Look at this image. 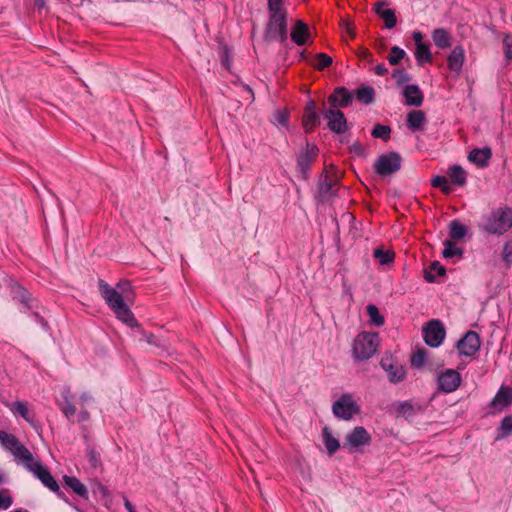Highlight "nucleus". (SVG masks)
Returning a JSON list of instances; mask_svg holds the SVG:
<instances>
[{"label": "nucleus", "instance_id": "5", "mask_svg": "<svg viewBox=\"0 0 512 512\" xmlns=\"http://www.w3.org/2000/svg\"><path fill=\"white\" fill-rule=\"evenodd\" d=\"M401 164L400 153L391 151L378 156L374 163V170L379 176L386 177L399 171Z\"/></svg>", "mask_w": 512, "mask_h": 512}, {"label": "nucleus", "instance_id": "52", "mask_svg": "<svg viewBox=\"0 0 512 512\" xmlns=\"http://www.w3.org/2000/svg\"><path fill=\"white\" fill-rule=\"evenodd\" d=\"M505 58L510 61L512 60V35L505 34L502 40Z\"/></svg>", "mask_w": 512, "mask_h": 512}, {"label": "nucleus", "instance_id": "40", "mask_svg": "<svg viewBox=\"0 0 512 512\" xmlns=\"http://www.w3.org/2000/svg\"><path fill=\"white\" fill-rule=\"evenodd\" d=\"M373 256L381 265H388L393 262L395 254L390 250L376 248L373 252Z\"/></svg>", "mask_w": 512, "mask_h": 512}, {"label": "nucleus", "instance_id": "50", "mask_svg": "<svg viewBox=\"0 0 512 512\" xmlns=\"http://www.w3.org/2000/svg\"><path fill=\"white\" fill-rule=\"evenodd\" d=\"M230 49L227 45H222L220 49V61L221 65L226 69L230 70L231 68V57H230Z\"/></svg>", "mask_w": 512, "mask_h": 512}, {"label": "nucleus", "instance_id": "7", "mask_svg": "<svg viewBox=\"0 0 512 512\" xmlns=\"http://www.w3.org/2000/svg\"><path fill=\"white\" fill-rule=\"evenodd\" d=\"M446 336L444 324L438 319L428 321L423 327V338L425 343L432 347H439Z\"/></svg>", "mask_w": 512, "mask_h": 512}, {"label": "nucleus", "instance_id": "63", "mask_svg": "<svg viewBox=\"0 0 512 512\" xmlns=\"http://www.w3.org/2000/svg\"><path fill=\"white\" fill-rule=\"evenodd\" d=\"M359 56L362 59L368 60L370 62L373 60V56H372L371 52L368 49H366V48H362L361 53L359 54Z\"/></svg>", "mask_w": 512, "mask_h": 512}, {"label": "nucleus", "instance_id": "19", "mask_svg": "<svg viewBox=\"0 0 512 512\" xmlns=\"http://www.w3.org/2000/svg\"><path fill=\"white\" fill-rule=\"evenodd\" d=\"M491 158L492 150L488 146L483 148H474L468 154V160L478 168L487 167Z\"/></svg>", "mask_w": 512, "mask_h": 512}, {"label": "nucleus", "instance_id": "31", "mask_svg": "<svg viewBox=\"0 0 512 512\" xmlns=\"http://www.w3.org/2000/svg\"><path fill=\"white\" fill-rule=\"evenodd\" d=\"M451 183L456 186H464L467 182V173L460 165H453L448 170Z\"/></svg>", "mask_w": 512, "mask_h": 512}, {"label": "nucleus", "instance_id": "16", "mask_svg": "<svg viewBox=\"0 0 512 512\" xmlns=\"http://www.w3.org/2000/svg\"><path fill=\"white\" fill-rule=\"evenodd\" d=\"M512 405V387L502 385L494 398L490 401L489 407L495 409V412H501Z\"/></svg>", "mask_w": 512, "mask_h": 512}, {"label": "nucleus", "instance_id": "45", "mask_svg": "<svg viewBox=\"0 0 512 512\" xmlns=\"http://www.w3.org/2000/svg\"><path fill=\"white\" fill-rule=\"evenodd\" d=\"M86 456L92 468L97 469L102 466L101 455L94 446L88 445Z\"/></svg>", "mask_w": 512, "mask_h": 512}, {"label": "nucleus", "instance_id": "37", "mask_svg": "<svg viewBox=\"0 0 512 512\" xmlns=\"http://www.w3.org/2000/svg\"><path fill=\"white\" fill-rule=\"evenodd\" d=\"M69 393H70V391L67 390L63 394L64 404L60 406V409H61L62 413L65 415V417L73 424L74 423L73 417L76 414L77 409H76L75 405L70 401Z\"/></svg>", "mask_w": 512, "mask_h": 512}, {"label": "nucleus", "instance_id": "61", "mask_svg": "<svg viewBox=\"0 0 512 512\" xmlns=\"http://www.w3.org/2000/svg\"><path fill=\"white\" fill-rule=\"evenodd\" d=\"M97 491L102 495L104 498H108L110 496V492L106 486H104L101 483L97 484Z\"/></svg>", "mask_w": 512, "mask_h": 512}, {"label": "nucleus", "instance_id": "11", "mask_svg": "<svg viewBox=\"0 0 512 512\" xmlns=\"http://www.w3.org/2000/svg\"><path fill=\"white\" fill-rule=\"evenodd\" d=\"M322 115L328 120V128L335 134L341 135L348 130L347 119L340 109H324Z\"/></svg>", "mask_w": 512, "mask_h": 512}, {"label": "nucleus", "instance_id": "27", "mask_svg": "<svg viewBox=\"0 0 512 512\" xmlns=\"http://www.w3.org/2000/svg\"><path fill=\"white\" fill-rule=\"evenodd\" d=\"M114 314L116 315L117 319L122 321L124 324L131 328H139L140 325L135 318L133 312L128 307V305L125 303L123 306H121L119 309H115Z\"/></svg>", "mask_w": 512, "mask_h": 512}, {"label": "nucleus", "instance_id": "59", "mask_svg": "<svg viewBox=\"0 0 512 512\" xmlns=\"http://www.w3.org/2000/svg\"><path fill=\"white\" fill-rule=\"evenodd\" d=\"M351 151H353L358 156H363L364 155V148H363V146L359 142L354 143L352 145Z\"/></svg>", "mask_w": 512, "mask_h": 512}, {"label": "nucleus", "instance_id": "62", "mask_svg": "<svg viewBox=\"0 0 512 512\" xmlns=\"http://www.w3.org/2000/svg\"><path fill=\"white\" fill-rule=\"evenodd\" d=\"M412 37H413L416 47L418 46V44H425L423 42V34L420 31L413 32Z\"/></svg>", "mask_w": 512, "mask_h": 512}, {"label": "nucleus", "instance_id": "12", "mask_svg": "<svg viewBox=\"0 0 512 512\" xmlns=\"http://www.w3.org/2000/svg\"><path fill=\"white\" fill-rule=\"evenodd\" d=\"M320 114L322 111L317 110L316 102L312 99L308 100L302 115V126L305 133H312L320 125Z\"/></svg>", "mask_w": 512, "mask_h": 512}, {"label": "nucleus", "instance_id": "2", "mask_svg": "<svg viewBox=\"0 0 512 512\" xmlns=\"http://www.w3.org/2000/svg\"><path fill=\"white\" fill-rule=\"evenodd\" d=\"M512 228V208L505 205L494 208L483 218L480 229L489 235L501 236Z\"/></svg>", "mask_w": 512, "mask_h": 512}, {"label": "nucleus", "instance_id": "36", "mask_svg": "<svg viewBox=\"0 0 512 512\" xmlns=\"http://www.w3.org/2000/svg\"><path fill=\"white\" fill-rule=\"evenodd\" d=\"M444 249L442 251V256L446 259L459 257L461 258L464 254V251L462 248L457 247L452 240L446 239L444 241Z\"/></svg>", "mask_w": 512, "mask_h": 512}, {"label": "nucleus", "instance_id": "4", "mask_svg": "<svg viewBox=\"0 0 512 512\" xmlns=\"http://www.w3.org/2000/svg\"><path fill=\"white\" fill-rule=\"evenodd\" d=\"M319 148L312 143L306 142L305 148L297 155L296 172L297 177L303 181L310 178L312 164L316 161Z\"/></svg>", "mask_w": 512, "mask_h": 512}, {"label": "nucleus", "instance_id": "54", "mask_svg": "<svg viewBox=\"0 0 512 512\" xmlns=\"http://www.w3.org/2000/svg\"><path fill=\"white\" fill-rule=\"evenodd\" d=\"M139 333H140L139 341H146L148 344L156 346V347L160 346L159 340L157 339V337L154 334L147 333L144 330H140Z\"/></svg>", "mask_w": 512, "mask_h": 512}, {"label": "nucleus", "instance_id": "6", "mask_svg": "<svg viewBox=\"0 0 512 512\" xmlns=\"http://www.w3.org/2000/svg\"><path fill=\"white\" fill-rule=\"evenodd\" d=\"M332 412L335 417L348 421L360 412V406L350 394L345 393L333 403Z\"/></svg>", "mask_w": 512, "mask_h": 512}, {"label": "nucleus", "instance_id": "14", "mask_svg": "<svg viewBox=\"0 0 512 512\" xmlns=\"http://www.w3.org/2000/svg\"><path fill=\"white\" fill-rule=\"evenodd\" d=\"M353 99L354 93L349 91L346 87H336L328 96L329 109L346 108L352 104Z\"/></svg>", "mask_w": 512, "mask_h": 512}, {"label": "nucleus", "instance_id": "33", "mask_svg": "<svg viewBox=\"0 0 512 512\" xmlns=\"http://www.w3.org/2000/svg\"><path fill=\"white\" fill-rule=\"evenodd\" d=\"M15 458L23 461L25 468L32 472L35 468L34 465H39L40 461H35L33 454L28 450V448L24 445L18 453L15 455Z\"/></svg>", "mask_w": 512, "mask_h": 512}, {"label": "nucleus", "instance_id": "20", "mask_svg": "<svg viewBox=\"0 0 512 512\" xmlns=\"http://www.w3.org/2000/svg\"><path fill=\"white\" fill-rule=\"evenodd\" d=\"M290 37L293 43L298 46H303L307 43L310 37L309 26L302 20H297L293 29L291 30Z\"/></svg>", "mask_w": 512, "mask_h": 512}, {"label": "nucleus", "instance_id": "58", "mask_svg": "<svg viewBox=\"0 0 512 512\" xmlns=\"http://www.w3.org/2000/svg\"><path fill=\"white\" fill-rule=\"evenodd\" d=\"M32 316L34 317L35 321L41 324V326L47 330L48 329V322L39 314V313H33Z\"/></svg>", "mask_w": 512, "mask_h": 512}, {"label": "nucleus", "instance_id": "9", "mask_svg": "<svg viewBox=\"0 0 512 512\" xmlns=\"http://www.w3.org/2000/svg\"><path fill=\"white\" fill-rule=\"evenodd\" d=\"M462 382V376L455 369H445L437 375L438 389L444 393H452L456 391Z\"/></svg>", "mask_w": 512, "mask_h": 512}, {"label": "nucleus", "instance_id": "48", "mask_svg": "<svg viewBox=\"0 0 512 512\" xmlns=\"http://www.w3.org/2000/svg\"><path fill=\"white\" fill-rule=\"evenodd\" d=\"M502 260L507 269L512 266V238L505 241L503 244Z\"/></svg>", "mask_w": 512, "mask_h": 512}, {"label": "nucleus", "instance_id": "43", "mask_svg": "<svg viewBox=\"0 0 512 512\" xmlns=\"http://www.w3.org/2000/svg\"><path fill=\"white\" fill-rule=\"evenodd\" d=\"M431 185L435 188H439L446 195L452 192V187L449 185L448 179L445 176L437 175L433 177Z\"/></svg>", "mask_w": 512, "mask_h": 512}, {"label": "nucleus", "instance_id": "34", "mask_svg": "<svg viewBox=\"0 0 512 512\" xmlns=\"http://www.w3.org/2000/svg\"><path fill=\"white\" fill-rule=\"evenodd\" d=\"M467 227L455 219L449 223V237L451 240H461L467 235Z\"/></svg>", "mask_w": 512, "mask_h": 512}, {"label": "nucleus", "instance_id": "55", "mask_svg": "<svg viewBox=\"0 0 512 512\" xmlns=\"http://www.w3.org/2000/svg\"><path fill=\"white\" fill-rule=\"evenodd\" d=\"M17 296L21 303H23L27 308H30L29 302L32 300L31 294L23 287L18 286Z\"/></svg>", "mask_w": 512, "mask_h": 512}, {"label": "nucleus", "instance_id": "47", "mask_svg": "<svg viewBox=\"0 0 512 512\" xmlns=\"http://www.w3.org/2000/svg\"><path fill=\"white\" fill-rule=\"evenodd\" d=\"M407 57L405 50L399 46H393L391 48V55L388 56V62L390 65L396 66L400 61Z\"/></svg>", "mask_w": 512, "mask_h": 512}, {"label": "nucleus", "instance_id": "60", "mask_svg": "<svg viewBox=\"0 0 512 512\" xmlns=\"http://www.w3.org/2000/svg\"><path fill=\"white\" fill-rule=\"evenodd\" d=\"M89 418H90V413L86 409L81 410L78 414V422H80V423L88 421Z\"/></svg>", "mask_w": 512, "mask_h": 512}, {"label": "nucleus", "instance_id": "13", "mask_svg": "<svg viewBox=\"0 0 512 512\" xmlns=\"http://www.w3.org/2000/svg\"><path fill=\"white\" fill-rule=\"evenodd\" d=\"M98 287L102 298L108 307L114 312L125 304L123 296L116 289L112 288L104 280L99 279Z\"/></svg>", "mask_w": 512, "mask_h": 512}, {"label": "nucleus", "instance_id": "28", "mask_svg": "<svg viewBox=\"0 0 512 512\" xmlns=\"http://www.w3.org/2000/svg\"><path fill=\"white\" fill-rule=\"evenodd\" d=\"M322 438L328 455L332 456L335 454L336 451L340 448V442L332 435L329 427L325 426L322 429Z\"/></svg>", "mask_w": 512, "mask_h": 512}, {"label": "nucleus", "instance_id": "44", "mask_svg": "<svg viewBox=\"0 0 512 512\" xmlns=\"http://www.w3.org/2000/svg\"><path fill=\"white\" fill-rule=\"evenodd\" d=\"M11 410L15 413L20 415L25 421L32 422L33 417L31 416L27 404L22 401H16L13 403V408Z\"/></svg>", "mask_w": 512, "mask_h": 512}, {"label": "nucleus", "instance_id": "24", "mask_svg": "<svg viewBox=\"0 0 512 512\" xmlns=\"http://www.w3.org/2000/svg\"><path fill=\"white\" fill-rule=\"evenodd\" d=\"M62 479L64 487L71 489L80 498L88 499V489L77 477L64 475Z\"/></svg>", "mask_w": 512, "mask_h": 512}, {"label": "nucleus", "instance_id": "10", "mask_svg": "<svg viewBox=\"0 0 512 512\" xmlns=\"http://www.w3.org/2000/svg\"><path fill=\"white\" fill-rule=\"evenodd\" d=\"M380 366L387 373L388 380L393 384L402 382L406 378V368L399 364L392 355L382 357Z\"/></svg>", "mask_w": 512, "mask_h": 512}, {"label": "nucleus", "instance_id": "35", "mask_svg": "<svg viewBox=\"0 0 512 512\" xmlns=\"http://www.w3.org/2000/svg\"><path fill=\"white\" fill-rule=\"evenodd\" d=\"M432 271H436L437 275L444 276L446 274V269L443 265L440 264L439 261H433L429 269L424 270V279L428 283H434L436 282V277L434 274H432Z\"/></svg>", "mask_w": 512, "mask_h": 512}, {"label": "nucleus", "instance_id": "30", "mask_svg": "<svg viewBox=\"0 0 512 512\" xmlns=\"http://www.w3.org/2000/svg\"><path fill=\"white\" fill-rule=\"evenodd\" d=\"M432 39L435 45L440 49H446L451 46V35L443 28L435 29L432 32Z\"/></svg>", "mask_w": 512, "mask_h": 512}, {"label": "nucleus", "instance_id": "56", "mask_svg": "<svg viewBox=\"0 0 512 512\" xmlns=\"http://www.w3.org/2000/svg\"><path fill=\"white\" fill-rule=\"evenodd\" d=\"M50 491H52L53 493H55V494H56V496H57L59 499H61V500L65 501L66 503H70V501H69L68 497H67V496H66V494H65V493L60 489V487H59V485H58V484H57V487H52V488L50 489Z\"/></svg>", "mask_w": 512, "mask_h": 512}, {"label": "nucleus", "instance_id": "51", "mask_svg": "<svg viewBox=\"0 0 512 512\" xmlns=\"http://www.w3.org/2000/svg\"><path fill=\"white\" fill-rule=\"evenodd\" d=\"M499 431L501 432V436L505 437L512 433V416H505L500 423Z\"/></svg>", "mask_w": 512, "mask_h": 512}, {"label": "nucleus", "instance_id": "1", "mask_svg": "<svg viewBox=\"0 0 512 512\" xmlns=\"http://www.w3.org/2000/svg\"><path fill=\"white\" fill-rule=\"evenodd\" d=\"M269 17L264 29V40L267 42L278 41L282 45L287 44L288 24L287 9L285 7L267 8Z\"/></svg>", "mask_w": 512, "mask_h": 512}, {"label": "nucleus", "instance_id": "26", "mask_svg": "<svg viewBox=\"0 0 512 512\" xmlns=\"http://www.w3.org/2000/svg\"><path fill=\"white\" fill-rule=\"evenodd\" d=\"M0 443L6 450L10 451L14 456L24 446V444H22L15 435L7 433L5 431H0Z\"/></svg>", "mask_w": 512, "mask_h": 512}, {"label": "nucleus", "instance_id": "39", "mask_svg": "<svg viewBox=\"0 0 512 512\" xmlns=\"http://www.w3.org/2000/svg\"><path fill=\"white\" fill-rule=\"evenodd\" d=\"M366 311L369 316V320L371 324L376 327H381L385 323L384 316H382L379 312V309L374 304H369L366 306Z\"/></svg>", "mask_w": 512, "mask_h": 512}, {"label": "nucleus", "instance_id": "32", "mask_svg": "<svg viewBox=\"0 0 512 512\" xmlns=\"http://www.w3.org/2000/svg\"><path fill=\"white\" fill-rule=\"evenodd\" d=\"M415 58L419 66H423L425 63H431L433 58L429 45L418 44V46L415 47Z\"/></svg>", "mask_w": 512, "mask_h": 512}, {"label": "nucleus", "instance_id": "15", "mask_svg": "<svg viewBox=\"0 0 512 512\" xmlns=\"http://www.w3.org/2000/svg\"><path fill=\"white\" fill-rule=\"evenodd\" d=\"M371 435L363 426L355 427L345 437V445L358 449L361 446L370 445Z\"/></svg>", "mask_w": 512, "mask_h": 512}, {"label": "nucleus", "instance_id": "42", "mask_svg": "<svg viewBox=\"0 0 512 512\" xmlns=\"http://www.w3.org/2000/svg\"><path fill=\"white\" fill-rule=\"evenodd\" d=\"M371 135L374 138H379L384 142H387L391 136V128L388 125L377 123L374 125Z\"/></svg>", "mask_w": 512, "mask_h": 512}, {"label": "nucleus", "instance_id": "17", "mask_svg": "<svg viewBox=\"0 0 512 512\" xmlns=\"http://www.w3.org/2000/svg\"><path fill=\"white\" fill-rule=\"evenodd\" d=\"M389 5L388 0H379L374 4L373 10L374 12L384 20L385 26L388 29H392L397 24V19L395 15V11L390 8L384 9V7Z\"/></svg>", "mask_w": 512, "mask_h": 512}, {"label": "nucleus", "instance_id": "25", "mask_svg": "<svg viewBox=\"0 0 512 512\" xmlns=\"http://www.w3.org/2000/svg\"><path fill=\"white\" fill-rule=\"evenodd\" d=\"M34 468L35 469L32 471L33 475L39 479L45 487L49 490L52 487H57V481L46 466L40 463L39 465H34Z\"/></svg>", "mask_w": 512, "mask_h": 512}, {"label": "nucleus", "instance_id": "41", "mask_svg": "<svg viewBox=\"0 0 512 512\" xmlns=\"http://www.w3.org/2000/svg\"><path fill=\"white\" fill-rule=\"evenodd\" d=\"M428 352L424 348L417 349L411 356V366L414 368H422L427 362Z\"/></svg>", "mask_w": 512, "mask_h": 512}, {"label": "nucleus", "instance_id": "3", "mask_svg": "<svg viewBox=\"0 0 512 512\" xmlns=\"http://www.w3.org/2000/svg\"><path fill=\"white\" fill-rule=\"evenodd\" d=\"M378 346V334L362 332L356 336L353 342V356L357 361L371 358Z\"/></svg>", "mask_w": 512, "mask_h": 512}, {"label": "nucleus", "instance_id": "23", "mask_svg": "<svg viewBox=\"0 0 512 512\" xmlns=\"http://www.w3.org/2000/svg\"><path fill=\"white\" fill-rule=\"evenodd\" d=\"M426 122V114L422 110H412L407 114V127L412 132L424 131Z\"/></svg>", "mask_w": 512, "mask_h": 512}, {"label": "nucleus", "instance_id": "18", "mask_svg": "<svg viewBox=\"0 0 512 512\" xmlns=\"http://www.w3.org/2000/svg\"><path fill=\"white\" fill-rule=\"evenodd\" d=\"M334 184L335 183L330 179L329 175L326 172H323L319 178L316 198L320 202H325L329 198L335 196L336 190L333 188Z\"/></svg>", "mask_w": 512, "mask_h": 512}, {"label": "nucleus", "instance_id": "57", "mask_svg": "<svg viewBox=\"0 0 512 512\" xmlns=\"http://www.w3.org/2000/svg\"><path fill=\"white\" fill-rule=\"evenodd\" d=\"M277 121L282 126H286L288 124V121H289V114H288V112H278Z\"/></svg>", "mask_w": 512, "mask_h": 512}, {"label": "nucleus", "instance_id": "38", "mask_svg": "<svg viewBox=\"0 0 512 512\" xmlns=\"http://www.w3.org/2000/svg\"><path fill=\"white\" fill-rule=\"evenodd\" d=\"M395 412L397 416H402L405 419L413 417L416 414L413 405L409 401L397 402L395 404Z\"/></svg>", "mask_w": 512, "mask_h": 512}, {"label": "nucleus", "instance_id": "53", "mask_svg": "<svg viewBox=\"0 0 512 512\" xmlns=\"http://www.w3.org/2000/svg\"><path fill=\"white\" fill-rule=\"evenodd\" d=\"M13 504V498L8 490L0 491V509L6 510Z\"/></svg>", "mask_w": 512, "mask_h": 512}, {"label": "nucleus", "instance_id": "21", "mask_svg": "<svg viewBox=\"0 0 512 512\" xmlns=\"http://www.w3.org/2000/svg\"><path fill=\"white\" fill-rule=\"evenodd\" d=\"M405 102L409 106L419 107L422 105L424 95L416 84L406 85L402 92Z\"/></svg>", "mask_w": 512, "mask_h": 512}, {"label": "nucleus", "instance_id": "46", "mask_svg": "<svg viewBox=\"0 0 512 512\" xmlns=\"http://www.w3.org/2000/svg\"><path fill=\"white\" fill-rule=\"evenodd\" d=\"M316 63L313 64L314 68L319 71L324 70L332 65L333 59L326 53H318L315 55Z\"/></svg>", "mask_w": 512, "mask_h": 512}, {"label": "nucleus", "instance_id": "49", "mask_svg": "<svg viewBox=\"0 0 512 512\" xmlns=\"http://www.w3.org/2000/svg\"><path fill=\"white\" fill-rule=\"evenodd\" d=\"M392 77L397 79V85L402 86L405 83L411 81L412 77L409 73H407L404 69H395L392 72Z\"/></svg>", "mask_w": 512, "mask_h": 512}, {"label": "nucleus", "instance_id": "64", "mask_svg": "<svg viewBox=\"0 0 512 512\" xmlns=\"http://www.w3.org/2000/svg\"><path fill=\"white\" fill-rule=\"evenodd\" d=\"M375 73L379 76H383L386 73H388V69L385 67L383 63H381L375 67Z\"/></svg>", "mask_w": 512, "mask_h": 512}, {"label": "nucleus", "instance_id": "22", "mask_svg": "<svg viewBox=\"0 0 512 512\" xmlns=\"http://www.w3.org/2000/svg\"><path fill=\"white\" fill-rule=\"evenodd\" d=\"M465 60V51L461 45H457L453 48L451 53L447 57L448 68L457 74L462 70L463 63Z\"/></svg>", "mask_w": 512, "mask_h": 512}, {"label": "nucleus", "instance_id": "29", "mask_svg": "<svg viewBox=\"0 0 512 512\" xmlns=\"http://www.w3.org/2000/svg\"><path fill=\"white\" fill-rule=\"evenodd\" d=\"M354 96L359 102L369 105L375 100V89L369 85H361L357 88Z\"/></svg>", "mask_w": 512, "mask_h": 512}, {"label": "nucleus", "instance_id": "8", "mask_svg": "<svg viewBox=\"0 0 512 512\" xmlns=\"http://www.w3.org/2000/svg\"><path fill=\"white\" fill-rule=\"evenodd\" d=\"M481 347V339L477 332L468 330L456 343L460 356L475 357Z\"/></svg>", "mask_w": 512, "mask_h": 512}]
</instances>
